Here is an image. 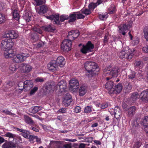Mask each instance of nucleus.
Here are the masks:
<instances>
[{
  "label": "nucleus",
  "instance_id": "39",
  "mask_svg": "<svg viewBox=\"0 0 148 148\" xmlns=\"http://www.w3.org/2000/svg\"><path fill=\"white\" fill-rule=\"evenodd\" d=\"M81 13L85 14L86 15H89L91 13L90 10L89 9H83L81 10Z\"/></svg>",
  "mask_w": 148,
  "mask_h": 148
},
{
  "label": "nucleus",
  "instance_id": "56",
  "mask_svg": "<svg viewBox=\"0 0 148 148\" xmlns=\"http://www.w3.org/2000/svg\"><path fill=\"white\" fill-rule=\"evenodd\" d=\"M33 30L40 34H41L42 33V30L39 28L34 27L33 28Z\"/></svg>",
  "mask_w": 148,
  "mask_h": 148
},
{
  "label": "nucleus",
  "instance_id": "53",
  "mask_svg": "<svg viewBox=\"0 0 148 148\" xmlns=\"http://www.w3.org/2000/svg\"><path fill=\"white\" fill-rule=\"evenodd\" d=\"M35 137L36 136L29 134L27 138L29 139V141L33 143L34 140L35 139Z\"/></svg>",
  "mask_w": 148,
  "mask_h": 148
},
{
  "label": "nucleus",
  "instance_id": "48",
  "mask_svg": "<svg viewBox=\"0 0 148 148\" xmlns=\"http://www.w3.org/2000/svg\"><path fill=\"white\" fill-rule=\"evenodd\" d=\"M38 88L36 86H35L30 91V95H32L34 94L38 90Z\"/></svg>",
  "mask_w": 148,
  "mask_h": 148
},
{
  "label": "nucleus",
  "instance_id": "2",
  "mask_svg": "<svg viewBox=\"0 0 148 148\" xmlns=\"http://www.w3.org/2000/svg\"><path fill=\"white\" fill-rule=\"evenodd\" d=\"M104 76H108L106 78L107 80H108L113 77H117L119 73L118 67L111 68L110 66L107 67L103 70Z\"/></svg>",
  "mask_w": 148,
  "mask_h": 148
},
{
  "label": "nucleus",
  "instance_id": "19",
  "mask_svg": "<svg viewBox=\"0 0 148 148\" xmlns=\"http://www.w3.org/2000/svg\"><path fill=\"white\" fill-rule=\"evenodd\" d=\"M56 62L58 65L61 67H63L65 64L64 59L62 56L58 57Z\"/></svg>",
  "mask_w": 148,
  "mask_h": 148
},
{
  "label": "nucleus",
  "instance_id": "52",
  "mask_svg": "<svg viewBox=\"0 0 148 148\" xmlns=\"http://www.w3.org/2000/svg\"><path fill=\"white\" fill-rule=\"evenodd\" d=\"M142 143L139 141L136 142L134 145V148H139L141 146Z\"/></svg>",
  "mask_w": 148,
  "mask_h": 148
},
{
  "label": "nucleus",
  "instance_id": "55",
  "mask_svg": "<svg viewBox=\"0 0 148 148\" xmlns=\"http://www.w3.org/2000/svg\"><path fill=\"white\" fill-rule=\"evenodd\" d=\"M136 76L137 79L140 80L141 79L143 78V75L140 72H138Z\"/></svg>",
  "mask_w": 148,
  "mask_h": 148
},
{
  "label": "nucleus",
  "instance_id": "23",
  "mask_svg": "<svg viewBox=\"0 0 148 148\" xmlns=\"http://www.w3.org/2000/svg\"><path fill=\"white\" fill-rule=\"evenodd\" d=\"M136 111V109L135 106L131 107L128 110L127 113V116L129 117H132L135 114Z\"/></svg>",
  "mask_w": 148,
  "mask_h": 148
},
{
  "label": "nucleus",
  "instance_id": "14",
  "mask_svg": "<svg viewBox=\"0 0 148 148\" xmlns=\"http://www.w3.org/2000/svg\"><path fill=\"white\" fill-rule=\"evenodd\" d=\"M21 67L23 70L22 71L23 73H29L32 69V67L31 66L24 63L21 64Z\"/></svg>",
  "mask_w": 148,
  "mask_h": 148
},
{
  "label": "nucleus",
  "instance_id": "64",
  "mask_svg": "<svg viewBox=\"0 0 148 148\" xmlns=\"http://www.w3.org/2000/svg\"><path fill=\"white\" fill-rule=\"evenodd\" d=\"M108 106V104L107 103H104L101 105V108L102 109H104L107 108Z\"/></svg>",
  "mask_w": 148,
  "mask_h": 148
},
{
  "label": "nucleus",
  "instance_id": "61",
  "mask_svg": "<svg viewBox=\"0 0 148 148\" xmlns=\"http://www.w3.org/2000/svg\"><path fill=\"white\" fill-rule=\"evenodd\" d=\"M125 88L127 89V92H128L132 89V85L129 83H128L127 85H126Z\"/></svg>",
  "mask_w": 148,
  "mask_h": 148
},
{
  "label": "nucleus",
  "instance_id": "8",
  "mask_svg": "<svg viewBox=\"0 0 148 148\" xmlns=\"http://www.w3.org/2000/svg\"><path fill=\"white\" fill-rule=\"evenodd\" d=\"M45 90L47 92H52L56 91V87L53 82L46 83L45 86Z\"/></svg>",
  "mask_w": 148,
  "mask_h": 148
},
{
  "label": "nucleus",
  "instance_id": "41",
  "mask_svg": "<svg viewBox=\"0 0 148 148\" xmlns=\"http://www.w3.org/2000/svg\"><path fill=\"white\" fill-rule=\"evenodd\" d=\"M75 12L76 16V18L77 19L84 18L85 16L82 14L80 12Z\"/></svg>",
  "mask_w": 148,
  "mask_h": 148
},
{
  "label": "nucleus",
  "instance_id": "44",
  "mask_svg": "<svg viewBox=\"0 0 148 148\" xmlns=\"http://www.w3.org/2000/svg\"><path fill=\"white\" fill-rule=\"evenodd\" d=\"M97 6V3H91L89 5L88 7L90 10H93Z\"/></svg>",
  "mask_w": 148,
  "mask_h": 148
},
{
  "label": "nucleus",
  "instance_id": "32",
  "mask_svg": "<svg viewBox=\"0 0 148 148\" xmlns=\"http://www.w3.org/2000/svg\"><path fill=\"white\" fill-rule=\"evenodd\" d=\"M135 67L142 69L144 63L141 60L136 61L134 63Z\"/></svg>",
  "mask_w": 148,
  "mask_h": 148
},
{
  "label": "nucleus",
  "instance_id": "22",
  "mask_svg": "<svg viewBox=\"0 0 148 148\" xmlns=\"http://www.w3.org/2000/svg\"><path fill=\"white\" fill-rule=\"evenodd\" d=\"M16 129L17 131L21 132V135L25 138H27L28 137L29 134L30 133L29 131L26 130L20 129L18 128H16Z\"/></svg>",
  "mask_w": 148,
  "mask_h": 148
},
{
  "label": "nucleus",
  "instance_id": "60",
  "mask_svg": "<svg viewBox=\"0 0 148 148\" xmlns=\"http://www.w3.org/2000/svg\"><path fill=\"white\" fill-rule=\"evenodd\" d=\"M35 81L36 82H44V79L43 78L38 77L35 79Z\"/></svg>",
  "mask_w": 148,
  "mask_h": 148
},
{
  "label": "nucleus",
  "instance_id": "42",
  "mask_svg": "<svg viewBox=\"0 0 148 148\" xmlns=\"http://www.w3.org/2000/svg\"><path fill=\"white\" fill-rule=\"evenodd\" d=\"M142 123L143 126L148 125V116H145L143 120Z\"/></svg>",
  "mask_w": 148,
  "mask_h": 148
},
{
  "label": "nucleus",
  "instance_id": "26",
  "mask_svg": "<svg viewBox=\"0 0 148 148\" xmlns=\"http://www.w3.org/2000/svg\"><path fill=\"white\" fill-rule=\"evenodd\" d=\"M42 108L40 106H35L32 107H31L29 109V112L35 114L37 113L38 111L41 110Z\"/></svg>",
  "mask_w": 148,
  "mask_h": 148
},
{
  "label": "nucleus",
  "instance_id": "15",
  "mask_svg": "<svg viewBox=\"0 0 148 148\" xmlns=\"http://www.w3.org/2000/svg\"><path fill=\"white\" fill-rule=\"evenodd\" d=\"M48 8L45 5H42L38 8L37 12L40 15H42L47 12Z\"/></svg>",
  "mask_w": 148,
  "mask_h": 148
},
{
  "label": "nucleus",
  "instance_id": "46",
  "mask_svg": "<svg viewBox=\"0 0 148 148\" xmlns=\"http://www.w3.org/2000/svg\"><path fill=\"white\" fill-rule=\"evenodd\" d=\"M36 2V6H39L44 3L45 2V0H34Z\"/></svg>",
  "mask_w": 148,
  "mask_h": 148
},
{
  "label": "nucleus",
  "instance_id": "35",
  "mask_svg": "<svg viewBox=\"0 0 148 148\" xmlns=\"http://www.w3.org/2000/svg\"><path fill=\"white\" fill-rule=\"evenodd\" d=\"M139 96L137 92H134L132 93L131 96L132 101H134L137 99Z\"/></svg>",
  "mask_w": 148,
  "mask_h": 148
},
{
  "label": "nucleus",
  "instance_id": "36",
  "mask_svg": "<svg viewBox=\"0 0 148 148\" xmlns=\"http://www.w3.org/2000/svg\"><path fill=\"white\" fill-rule=\"evenodd\" d=\"M23 17L26 22H27L30 21L31 16L29 15L28 13H25V14L23 16Z\"/></svg>",
  "mask_w": 148,
  "mask_h": 148
},
{
  "label": "nucleus",
  "instance_id": "18",
  "mask_svg": "<svg viewBox=\"0 0 148 148\" xmlns=\"http://www.w3.org/2000/svg\"><path fill=\"white\" fill-rule=\"evenodd\" d=\"M118 28L119 29V32L123 35H125L126 33L125 31L128 29V24L126 25V24L121 25L118 27Z\"/></svg>",
  "mask_w": 148,
  "mask_h": 148
},
{
  "label": "nucleus",
  "instance_id": "57",
  "mask_svg": "<svg viewBox=\"0 0 148 148\" xmlns=\"http://www.w3.org/2000/svg\"><path fill=\"white\" fill-rule=\"evenodd\" d=\"M14 84V83L13 81H10L5 84L7 88L13 86Z\"/></svg>",
  "mask_w": 148,
  "mask_h": 148
},
{
  "label": "nucleus",
  "instance_id": "10",
  "mask_svg": "<svg viewBox=\"0 0 148 148\" xmlns=\"http://www.w3.org/2000/svg\"><path fill=\"white\" fill-rule=\"evenodd\" d=\"M5 38H7L8 39L12 40L16 38L18 36V34L16 32L14 31H12L5 33L4 35Z\"/></svg>",
  "mask_w": 148,
  "mask_h": 148
},
{
  "label": "nucleus",
  "instance_id": "9",
  "mask_svg": "<svg viewBox=\"0 0 148 148\" xmlns=\"http://www.w3.org/2000/svg\"><path fill=\"white\" fill-rule=\"evenodd\" d=\"M123 88V86L121 84L119 83L115 85L113 88L111 90H109L108 93L109 94H116L117 93H119L121 91Z\"/></svg>",
  "mask_w": 148,
  "mask_h": 148
},
{
  "label": "nucleus",
  "instance_id": "21",
  "mask_svg": "<svg viewBox=\"0 0 148 148\" xmlns=\"http://www.w3.org/2000/svg\"><path fill=\"white\" fill-rule=\"evenodd\" d=\"M24 60L21 53L18 54L15 56L14 58V60L16 63L21 62Z\"/></svg>",
  "mask_w": 148,
  "mask_h": 148
},
{
  "label": "nucleus",
  "instance_id": "1",
  "mask_svg": "<svg viewBox=\"0 0 148 148\" xmlns=\"http://www.w3.org/2000/svg\"><path fill=\"white\" fill-rule=\"evenodd\" d=\"M84 66L88 73L86 74V75L89 78L96 75L97 72L99 70V68L97 64L94 62L86 61L84 64Z\"/></svg>",
  "mask_w": 148,
  "mask_h": 148
},
{
  "label": "nucleus",
  "instance_id": "38",
  "mask_svg": "<svg viewBox=\"0 0 148 148\" xmlns=\"http://www.w3.org/2000/svg\"><path fill=\"white\" fill-rule=\"evenodd\" d=\"M116 8L114 5H112L108 8L109 13L112 14L114 13L115 12Z\"/></svg>",
  "mask_w": 148,
  "mask_h": 148
},
{
  "label": "nucleus",
  "instance_id": "34",
  "mask_svg": "<svg viewBox=\"0 0 148 148\" xmlns=\"http://www.w3.org/2000/svg\"><path fill=\"white\" fill-rule=\"evenodd\" d=\"M144 37L147 41H148V26L145 27L143 29Z\"/></svg>",
  "mask_w": 148,
  "mask_h": 148
},
{
  "label": "nucleus",
  "instance_id": "43",
  "mask_svg": "<svg viewBox=\"0 0 148 148\" xmlns=\"http://www.w3.org/2000/svg\"><path fill=\"white\" fill-rule=\"evenodd\" d=\"M73 35H74L73 30H71L68 33V34L67 36V37L68 38V39H67L71 41L74 40L75 39V38H71V37H70V36H71Z\"/></svg>",
  "mask_w": 148,
  "mask_h": 148
},
{
  "label": "nucleus",
  "instance_id": "29",
  "mask_svg": "<svg viewBox=\"0 0 148 148\" xmlns=\"http://www.w3.org/2000/svg\"><path fill=\"white\" fill-rule=\"evenodd\" d=\"M87 89L84 86H82L80 87L79 91V94L80 96H82L84 95L86 93Z\"/></svg>",
  "mask_w": 148,
  "mask_h": 148
},
{
  "label": "nucleus",
  "instance_id": "3",
  "mask_svg": "<svg viewBox=\"0 0 148 148\" xmlns=\"http://www.w3.org/2000/svg\"><path fill=\"white\" fill-rule=\"evenodd\" d=\"M134 55V51H132L127 46L123 48L119 54L120 58L122 59L126 58L129 60L133 58Z\"/></svg>",
  "mask_w": 148,
  "mask_h": 148
},
{
  "label": "nucleus",
  "instance_id": "27",
  "mask_svg": "<svg viewBox=\"0 0 148 148\" xmlns=\"http://www.w3.org/2000/svg\"><path fill=\"white\" fill-rule=\"evenodd\" d=\"M42 28L46 32H52L55 30V28L50 25H45L42 27Z\"/></svg>",
  "mask_w": 148,
  "mask_h": 148
},
{
  "label": "nucleus",
  "instance_id": "50",
  "mask_svg": "<svg viewBox=\"0 0 148 148\" xmlns=\"http://www.w3.org/2000/svg\"><path fill=\"white\" fill-rule=\"evenodd\" d=\"M92 111L91 108L89 106H87L84 109V112L86 113H90Z\"/></svg>",
  "mask_w": 148,
  "mask_h": 148
},
{
  "label": "nucleus",
  "instance_id": "12",
  "mask_svg": "<svg viewBox=\"0 0 148 148\" xmlns=\"http://www.w3.org/2000/svg\"><path fill=\"white\" fill-rule=\"evenodd\" d=\"M70 88L76 90L79 87L78 81L77 79H71L69 82Z\"/></svg>",
  "mask_w": 148,
  "mask_h": 148
},
{
  "label": "nucleus",
  "instance_id": "47",
  "mask_svg": "<svg viewBox=\"0 0 148 148\" xmlns=\"http://www.w3.org/2000/svg\"><path fill=\"white\" fill-rule=\"evenodd\" d=\"M5 21V16L0 13V24L4 23Z\"/></svg>",
  "mask_w": 148,
  "mask_h": 148
},
{
  "label": "nucleus",
  "instance_id": "16",
  "mask_svg": "<svg viewBox=\"0 0 148 148\" xmlns=\"http://www.w3.org/2000/svg\"><path fill=\"white\" fill-rule=\"evenodd\" d=\"M140 97L143 101L148 102V89L143 91L140 95Z\"/></svg>",
  "mask_w": 148,
  "mask_h": 148
},
{
  "label": "nucleus",
  "instance_id": "63",
  "mask_svg": "<svg viewBox=\"0 0 148 148\" xmlns=\"http://www.w3.org/2000/svg\"><path fill=\"white\" fill-rule=\"evenodd\" d=\"M6 136L9 137V138H14L15 136V135L12 134L10 132H8L5 134Z\"/></svg>",
  "mask_w": 148,
  "mask_h": 148
},
{
  "label": "nucleus",
  "instance_id": "31",
  "mask_svg": "<svg viewBox=\"0 0 148 148\" xmlns=\"http://www.w3.org/2000/svg\"><path fill=\"white\" fill-rule=\"evenodd\" d=\"M13 18L16 20H18L20 16L18 12L16 10H14L12 11Z\"/></svg>",
  "mask_w": 148,
  "mask_h": 148
},
{
  "label": "nucleus",
  "instance_id": "62",
  "mask_svg": "<svg viewBox=\"0 0 148 148\" xmlns=\"http://www.w3.org/2000/svg\"><path fill=\"white\" fill-rule=\"evenodd\" d=\"M1 111L2 112L4 113L7 115H12L13 114L12 113L8 111V110H2Z\"/></svg>",
  "mask_w": 148,
  "mask_h": 148
},
{
  "label": "nucleus",
  "instance_id": "4",
  "mask_svg": "<svg viewBox=\"0 0 148 148\" xmlns=\"http://www.w3.org/2000/svg\"><path fill=\"white\" fill-rule=\"evenodd\" d=\"M14 43L11 39L5 38L3 40L1 43V48L3 50L10 49H12Z\"/></svg>",
  "mask_w": 148,
  "mask_h": 148
},
{
  "label": "nucleus",
  "instance_id": "59",
  "mask_svg": "<svg viewBox=\"0 0 148 148\" xmlns=\"http://www.w3.org/2000/svg\"><path fill=\"white\" fill-rule=\"evenodd\" d=\"M72 144L70 143H68V144L63 145L62 148H72Z\"/></svg>",
  "mask_w": 148,
  "mask_h": 148
},
{
  "label": "nucleus",
  "instance_id": "51",
  "mask_svg": "<svg viewBox=\"0 0 148 148\" xmlns=\"http://www.w3.org/2000/svg\"><path fill=\"white\" fill-rule=\"evenodd\" d=\"M69 18V17L68 16L62 15L60 17V20L61 22H63L65 20L68 19Z\"/></svg>",
  "mask_w": 148,
  "mask_h": 148
},
{
  "label": "nucleus",
  "instance_id": "6",
  "mask_svg": "<svg viewBox=\"0 0 148 148\" xmlns=\"http://www.w3.org/2000/svg\"><path fill=\"white\" fill-rule=\"evenodd\" d=\"M56 92H57L62 93L66 88V83L64 80L59 82L58 84L55 86Z\"/></svg>",
  "mask_w": 148,
  "mask_h": 148
},
{
  "label": "nucleus",
  "instance_id": "37",
  "mask_svg": "<svg viewBox=\"0 0 148 148\" xmlns=\"http://www.w3.org/2000/svg\"><path fill=\"white\" fill-rule=\"evenodd\" d=\"M136 74L135 71L131 70L128 75V77L130 79H133L136 77Z\"/></svg>",
  "mask_w": 148,
  "mask_h": 148
},
{
  "label": "nucleus",
  "instance_id": "49",
  "mask_svg": "<svg viewBox=\"0 0 148 148\" xmlns=\"http://www.w3.org/2000/svg\"><path fill=\"white\" fill-rule=\"evenodd\" d=\"M27 52H23L22 53H21L22 55L24 58V60L27 57H29L30 54H29V52L28 51H27Z\"/></svg>",
  "mask_w": 148,
  "mask_h": 148
},
{
  "label": "nucleus",
  "instance_id": "33",
  "mask_svg": "<svg viewBox=\"0 0 148 148\" xmlns=\"http://www.w3.org/2000/svg\"><path fill=\"white\" fill-rule=\"evenodd\" d=\"M69 17V22H73L75 21L76 19L75 12H73L72 14H70Z\"/></svg>",
  "mask_w": 148,
  "mask_h": 148
},
{
  "label": "nucleus",
  "instance_id": "45",
  "mask_svg": "<svg viewBox=\"0 0 148 148\" xmlns=\"http://www.w3.org/2000/svg\"><path fill=\"white\" fill-rule=\"evenodd\" d=\"M59 15H56L55 14L54 21L56 24L58 25L60 24V22L59 21Z\"/></svg>",
  "mask_w": 148,
  "mask_h": 148
},
{
  "label": "nucleus",
  "instance_id": "54",
  "mask_svg": "<svg viewBox=\"0 0 148 148\" xmlns=\"http://www.w3.org/2000/svg\"><path fill=\"white\" fill-rule=\"evenodd\" d=\"M74 34H75L76 35V36H73L72 37L75 38H76L78 36H79L80 34V32L78 30H73Z\"/></svg>",
  "mask_w": 148,
  "mask_h": 148
},
{
  "label": "nucleus",
  "instance_id": "20",
  "mask_svg": "<svg viewBox=\"0 0 148 148\" xmlns=\"http://www.w3.org/2000/svg\"><path fill=\"white\" fill-rule=\"evenodd\" d=\"M3 51H4V55L5 58H8L13 57L14 52L11 49H6Z\"/></svg>",
  "mask_w": 148,
  "mask_h": 148
},
{
  "label": "nucleus",
  "instance_id": "28",
  "mask_svg": "<svg viewBox=\"0 0 148 148\" xmlns=\"http://www.w3.org/2000/svg\"><path fill=\"white\" fill-rule=\"evenodd\" d=\"M114 86V83L113 81H110L108 82L105 84V88L109 90H111L113 88Z\"/></svg>",
  "mask_w": 148,
  "mask_h": 148
},
{
  "label": "nucleus",
  "instance_id": "5",
  "mask_svg": "<svg viewBox=\"0 0 148 148\" xmlns=\"http://www.w3.org/2000/svg\"><path fill=\"white\" fill-rule=\"evenodd\" d=\"M94 45L90 41H88L85 45H83L80 51L83 53L86 54L89 52H92L94 48Z\"/></svg>",
  "mask_w": 148,
  "mask_h": 148
},
{
  "label": "nucleus",
  "instance_id": "17",
  "mask_svg": "<svg viewBox=\"0 0 148 148\" xmlns=\"http://www.w3.org/2000/svg\"><path fill=\"white\" fill-rule=\"evenodd\" d=\"M72 101L71 96L69 94H67L64 99L63 102L64 106L67 107L70 105Z\"/></svg>",
  "mask_w": 148,
  "mask_h": 148
},
{
  "label": "nucleus",
  "instance_id": "58",
  "mask_svg": "<svg viewBox=\"0 0 148 148\" xmlns=\"http://www.w3.org/2000/svg\"><path fill=\"white\" fill-rule=\"evenodd\" d=\"M99 17L100 19L104 20L107 18V14L106 15L100 14L99 15Z\"/></svg>",
  "mask_w": 148,
  "mask_h": 148
},
{
  "label": "nucleus",
  "instance_id": "11",
  "mask_svg": "<svg viewBox=\"0 0 148 148\" xmlns=\"http://www.w3.org/2000/svg\"><path fill=\"white\" fill-rule=\"evenodd\" d=\"M48 68L50 71H54L58 69V66L56 63V61H52L47 64Z\"/></svg>",
  "mask_w": 148,
  "mask_h": 148
},
{
  "label": "nucleus",
  "instance_id": "13",
  "mask_svg": "<svg viewBox=\"0 0 148 148\" xmlns=\"http://www.w3.org/2000/svg\"><path fill=\"white\" fill-rule=\"evenodd\" d=\"M24 91H27L30 90L33 86L32 81L30 80H27L24 82Z\"/></svg>",
  "mask_w": 148,
  "mask_h": 148
},
{
  "label": "nucleus",
  "instance_id": "25",
  "mask_svg": "<svg viewBox=\"0 0 148 148\" xmlns=\"http://www.w3.org/2000/svg\"><path fill=\"white\" fill-rule=\"evenodd\" d=\"M114 112V117L117 119H119L121 115V111L118 107L115 108Z\"/></svg>",
  "mask_w": 148,
  "mask_h": 148
},
{
  "label": "nucleus",
  "instance_id": "7",
  "mask_svg": "<svg viewBox=\"0 0 148 148\" xmlns=\"http://www.w3.org/2000/svg\"><path fill=\"white\" fill-rule=\"evenodd\" d=\"M71 41L65 39L64 40L61 45L62 49L64 51H68L71 50Z\"/></svg>",
  "mask_w": 148,
  "mask_h": 148
},
{
  "label": "nucleus",
  "instance_id": "24",
  "mask_svg": "<svg viewBox=\"0 0 148 148\" xmlns=\"http://www.w3.org/2000/svg\"><path fill=\"white\" fill-rule=\"evenodd\" d=\"M16 146V144L11 141L5 143L2 146L3 148H15Z\"/></svg>",
  "mask_w": 148,
  "mask_h": 148
},
{
  "label": "nucleus",
  "instance_id": "40",
  "mask_svg": "<svg viewBox=\"0 0 148 148\" xmlns=\"http://www.w3.org/2000/svg\"><path fill=\"white\" fill-rule=\"evenodd\" d=\"M24 82H23L22 81L19 82L18 84V86L19 87V90H21V91L23 90H24Z\"/></svg>",
  "mask_w": 148,
  "mask_h": 148
},
{
  "label": "nucleus",
  "instance_id": "30",
  "mask_svg": "<svg viewBox=\"0 0 148 148\" xmlns=\"http://www.w3.org/2000/svg\"><path fill=\"white\" fill-rule=\"evenodd\" d=\"M25 121V122L31 125H32L34 123V121L29 116L27 115H25L24 116Z\"/></svg>",
  "mask_w": 148,
  "mask_h": 148
}]
</instances>
